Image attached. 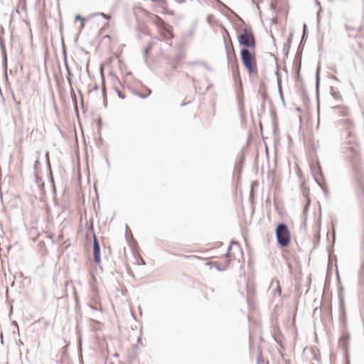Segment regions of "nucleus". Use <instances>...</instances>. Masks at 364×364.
I'll list each match as a JSON object with an SVG mask.
<instances>
[{
	"label": "nucleus",
	"instance_id": "1a4fd4ad",
	"mask_svg": "<svg viewBox=\"0 0 364 364\" xmlns=\"http://www.w3.org/2000/svg\"><path fill=\"white\" fill-rule=\"evenodd\" d=\"M339 321L342 327L346 330L347 328V314L344 307L343 301H341L340 304V316Z\"/></svg>",
	"mask_w": 364,
	"mask_h": 364
},
{
	"label": "nucleus",
	"instance_id": "dca6fc26",
	"mask_svg": "<svg viewBox=\"0 0 364 364\" xmlns=\"http://www.w3.org/2000/svg\"><path fill=\"white\" fill-rule=\"evenodd\" d=\"M292 40H293V33H291L287 38V43L284 45V57L288 56L289 52L291 48Z\"/></svg>",
	"mask_w": 364,
	"mask_h": 364
},
{
	"label": "nucleus",
	"instance_id": "4468645a",
	"mask_svg": "<svg viewBox=\"0 0 364 364\" xmlns=\"http://www.w3.org/2000/svg\"><path fill=\"white\" fill-rule=\"evenodd\" d=\"M215 1L217 2V4L219 6L224 8L225 9H226L227 11H228L229 12L232 14L234 16H235L240 22H241L242 24L245 25V22L244 21V20L240 16H239L235 12H234L231 9H230L228 6H226L224 3H223L220 0H215Z\"/></svg>",
	"mask_w": 364,
	"mask_h": 364
},
{
	"label": "nucleus",
	"instance_id": "b1692460",
	"mask_svg": "<svg viewBox=\"0 0 364 364\" xmlns=\"http://www.w3.org/2000/svg\"><path fill=\"white\" fill-rule=\"evenodd\" d=\"M40 155H41V152L39 151H36V159L35 160V163H34V165H33V169L35 170V172L37 173L38 172V166H39V160H40Z\"/></svg>",
	"mask_w": 364,
	"mask_h": 364
},
{
	"label": "nucleus",
	"instance_id": "9d476101",
	"mask_svg": "<svg viewBox=\"0 0 364 364\" xmlns=\"http://www.w3.org/2000/svg\"><path fill=\"white\" fill-rule=\"evenodd\" d=\"M163 26L161 28V35L168 39H171L173 38V28L172 26H169L168 24L166 23L163 21Z\"/></svg>",
	"mask_w": 364,
	"mask_h": 364
},
{
	"label": "nucleus",
	"instance_id": "6ab92c4d",
	"mask_svg": "<svg viewBox=\"0 0 364 364\" xmlns=\"http://www.w3.org/2000/svg\"><path fill=\"white\" fill-rule=\"evenodd\" d=\"M277 87H278V92H279V97L281 99L282 103L284 105V107H286V102H285V100H284V94H283V91H282V80L279 77H277Z\"/></svg>",
	"mask_w": 364,
	"mask_h": 364
},
{
	"label": "nucleus",
	"instance_id": "ddd939ff",
	"mask_svg": "<svg viewBox=\"0 0 364 364\" xmlns=\"http://www.w3.org/2000/svg\"><path fill=\"white\" fill-rule=\"evenodd\" d=\"M215 1L217 2V4L219 6L224 8L225 9H226L227 11H228L229 12L232 14L234 16H235L240 22H241L242 24L245 25V22L244 21V20L240 16H239L235 12H234L231 9H230L228 6H226L224 3H223L220 0H215Z\"/></svg>",
	"mask_w": 364,
	"mask_h": 364
},
{
	"label": "nucleus",
	"instance_id": "8fccbe9b",
	"mask_svg": "<svg viewBox=\"0 0 364 364\" xmlns=\"http://www.w3.org/2000/svg\"><path fill=\"white\" fill-rule=\"evenodd\" d=\"M317 171H318V173L321 172V167L320 164H318V166H317Z\"/></svg>",
	"mask_w": 364,
	"mask_h": 364
},
{
	"label": "nucleus",
	"instance_id": "a19ab883",
	"mask_svg": "<svg viewBox=\"0 0 364 364\" xmlns=\"http://www.w3.org/2000/svg\"><path fill=\"white\" fill-rule=\"evenodd\" d=\"M102 92L103 97H104V102H103V105H104L105 107H107V102H106V100H105V90H104V89H102Z\"/></svg>",
	"mask_w": 364,
	"mask_h": 364
},
{
	"label": "nucleus",
	"instance_id": "f704fd0d",
	"mask_svg": "<svg viewBox=\"0 0 364 364\" xmlns=\"http://www.w3.org/2000/svg\"><path fill=\"white\" fill-rule=\"evenodd\" d=\"M75 21H79L82 23L85 21V18L82 16L77 14L75 16Z\"/></svg>",
	"mask_w": 364,
	"mask_h": 364
},
{
	"label": "nucleus",
	"instance_id": "a211bd4d",
	"mask_svg": "<svg viewBox=\"0 0 364 364\" xmlns=\"http://www.w3.org/2000/svg\"><path fill=\"white\" fill-rule=\"evenodd\" d=\"M0 48L2 55V65L5 70L7 69V53L4 46L0 43Z\"/></svg>",
	"mask_w": 364,
	"mask_h": 364
},
{
	"label": "nucleus",
	"instance_id": "aec40b11",
	"mask_svg": "<svg viewBox=\"0 0 364 364\" xmlns=\"http://www.w3.org/2000/svg\"><path fill=\"white\" fill-rule=\"evenodd\" d=\"M338 125L343 126L348 129L350 127H353V122L352 120L348 119H343L338 121Z\"/></svg>",
	"mask_w": 364,
	"mask_h": 364
},
{
	"label": "nucleus",
	"instance_id": "2f4dec72",
	"mask_svg": "<svg viewBox=\"0 0 364 364\" xmlns=\"http://www.w3.org/2000/svg\"><path fill=\"white\" fill-rule=\"evenodd\" d=\"M207 19V22L209 23V24H212L213 23V22H215V17L212 14H210L207 16L206 18Z\"/></svg>",
	"mask_w": 364,
	"mask_h": 364
},
{
	"label": "nucleus",
	"instance_id": "20e7f679",
	"mask_svg": "<svg viewBox=\"0 0 364 364\" xmlns=\"http://www.w3.org/2000/svg\"><path fill=\"white\" fill-rule=\"evenodd\" d=\"M307 36H308L307 26L306 23H304L303 26V32H302L301 39L299 44V46H298V48H297V50H296V55L294 57V64L295 65H298L299 66H300V65H301L302 53H303L306 40L307 38Z\"/></svg>",
	"mask_w": 364,
	"mask_h": 364
},
{
	"label": "nucleus",
	"instance_id": "3c124183",
	"mask_svg": "<svg viewBox=\"0 0 364 364\" xmlns=\"http://www.w3.org/2000/svg\"><path fill=\"white\" fill-rule=\"evenodd\" d=\"M346 30H348H348H350H350H354V28H351V27H350L349 26H346Z\"/></svg>",
	"mask_w": 364,
	"mask_h": 364
},
{
	"label": "nucleus",
	"instance_id": "412c9836",
	"mask_svg": "<svg viewBox=\"0 0 364 364\" xmlns=\"http://www.w3.org/2000/svg\"><path fill=\"white\" fill-rule=\"evenodd\" d=\"M63 53H64V63H65V69H66V71H67V80L69 82L70 85H71V84H72L71 73L70 71V68H69V66H68V63H67V59H66V55H65V50H63Z\"/></svg>",
	"mask_w": 364,
	"mask_h": 364
},
{
	"label": "nucleus",
	"instance_id": "f3484780",
	"mask_svg": "<svg viewBox=\"0 0 364 364\" xmlns=\"http://www.w3.org/2000/svg\"><path fill=\"white\" fill-rule=\"evenodd\" d=\"M231 71L233 77L235 78L236 80L238 79L240 85V86H242V81L240 77L238 64L235 63L234 65H232V66L231 67Z\"/></svg>",
	"mask_w": 364,
	"mask_h": 364
},
{
	"label": "nucleus",
	"instance_id": "4d7b16f0",
	"mask_svg": "<svg viewBox=\"0 0 364 364\" xmlns=\"http://www.w3.org/2000/svg\"><path fill=\"white\" fill-rule=\"evenodd\" d=\"M285 363H286V364H291L289 360H286Z\"/></svg>",
	"mask_w": 364,
	"mask_h": 364
},
{
	"label": "nucleus",
	"instance_id": "a878e982",
	"mask_svg": "<svg viewBox=\"0 0 364 364\" xmlns=\"http://www.w3.org/2000/svg\"><path fill=\"white\" fill-rule=\"evenodd\" d=\"M331 94L332 97H333V99H335L336 100H341L342 97H341V95H340V93L338 92H336L334 90L333 87H332L331 88Z\"/></svg>",
	"mask_w": 364,
	"mask_h": 364
},
{
	"label": "nucleus",
	"instance_id": "423d86ee",
	"mask_svg": "<svg viewBox=\"0 0 364 364\" xmlns=\"http://www.w3.org/2000/svg\"><path fill=\"white\" fill-rule=\"evenodd\" d=\"M223 41H224L228 66L229 67L230 65L232 67V65H234L235 63L238 64L232 44L230 43V48H231L232 53V57H231L230 53V47H229V45L226 42L225 36L223 37Z\"/></svg>",
	"mask_w": 364,
	"mask_h": 364
},
{
	"label": "nucleus",
	"instance_id": "9b49d317",
	"mask_svg": "<svg viewBox=\"0 0 364 364\" xmlns=\"http://www.w3.org/2000/svg\"><path fill=\"white\" fill-rule=\"evenodd\" d=\"M350 338V333L345 330L343 333L342 336L339 339V343L342 346L343 350H345L346 352L348 350Z\"/></svg>",
	"mask_w": 364,
	"mask_h": 364
},
{
	"label": "nucleus",
	"instance_id": "ea45409f",
	"mask_svg": "<svg viewBox=\"0 0 364 364\" xmlns=\"http://www.w3.org/2000/svg\"><path fill=\"white\" fill-rule=\"evenodd\" d=\"M262 358V353L261 352L258 353L257 356V364H260V359Z\"/></svg>",
	"mask_w": 364,
	"mask_h": 364
},
{
	"label": "nucleus",
	"instance_id": "e2e57ef3",
	"mask_svg": "<svg viewBox=\"0 0 364 364\" xmlns=\"http://www.w3.org/2000/svg\"><path fill=\"white\" fill-rule=\"evenodd\" d=\"M179 3H183L184 1L182 0V1H178Z\"/></svg>",
	"mask_w": 364,
	"mask_h": 364
},
{
	"label": "nucleus",
	"instance_id": "052dcab7",
	"mask_svg": "<svg viewBox=\"0 0 364 364\" xmlns=\"http://www.w3.org/2000/svg\"><path fill=\"white\" fill-rule=\"evenodd\" d=\"M91 308H92V309L97 310V307L91 306Z\"/></svg>",
	"mask_w": 364,
	"mask_h": 364
},
{
	"label": "nucleus",
	"instance_id": "f8f14e48",
	"mask_svg": "<svg viewBox=\"0 0 364 364\" xmlns=\"http://www.w3.org/2000/svg\"><path fill=\"white\" fill-rule=\"evenodd\" d=\"M215 1L217 2V4L219 6L224 8L225 9H226L227 11H228L229 12L232 14L234 16H235L240 22H241L242 24L245 25V22L244 21V20L240 16H239L235 12H234L231 9H230L228 6H226L224 3H223L220 0H215Z\"/></svg>",
	"mask_w": 364,
	"mask_h": 364
},
{
	"label": "nucleus",
	"instance_id": "5701e85b",
	"mask_svg": "<svg viewBox=\"0 0 364 364\" xmlns=\"http://www.w3.org/2000/svg\"><path fill=\"white\" fill-rule=\"evenodd\" d=\"M35 183L38 186V187L41 190H44V182L41 176L38 175V173H35Z\"/></svg>",
	"mask_w": 364,
	"mask_h": 364
},
{
	"label": "nucleus",
	"instance_id": "c03bdc74",
	"mask_svg": "<svg viewBox=\"0 0 364 364\" xmlns=\"http://www.w3.org/2000/svg\"><path fill=\"white\" fill-rule=\"evenodd\" d=\"M46 163L48 161H50V160H49V153L48 151L46 153Z\"/></svg>",
	"mask_w": 364,
	"mask_h": 364
},
{
	"label": "nucleus",
	"instance_id": "864d4df0",
	"mask_svg": "<svg viewBox=\"0 0 364 364\" xmlns=\"http://www.w3.org/2000/svg\"><path fill=\"white\" fill-rule=\"evenodd\" d=\"M1 344H3L4 341H3V333H1Z\"/></svg>",
	"mask_w": 364,
	"mask_h": 364
},
{
	"label": "nucleus",
	"instance_id": "72a5a7b5",
	"mask_svg": "<svg viewBox=\"0 0 364 364\" xmlns=\"http://www.w3.org/2000/svg\"><path fill=\"white\" fill-rule=\"evenodd\" d=\"M231 250V244L228 245V248H227V251L225 254V259H229V256H230V252Z\"/></svg>",
	"mask_w": 364,
	"mask_h": 364
},
{
	"label": "nucleus",
	"instance_id": "7ed1b4c3",
	"mask_svg": "<svg viewBox=\"0 0 364 364\" xmlns=\"http://www.w3.org/2000/svg\"><path fill=\"white\" fill-rule=\"evenodd\" d=\"M237 41L240 46H242V48H246L247 50L255 49L256 46V42L255 36L251 28H245L242 32L237 36Z\"/></svg>",
	"mask_w": 364,
	"mask_h": 364
},
{
	"label": "nucleus",
	"instance_id": "cd10ccee",
	"mask_svg": "<svg viewBox=\"0 0 364 364\" xmlns=\"http://www.w3.org/2000/svg\"><path fill=\"white\" fill-rule=\"evenodd\" d=\"M152 46H153V43H150L144 50V54L145 55V58H146L149 55V53H150L151 48H152Z\"/></svg>",
	"mask_w": 364,
	"mask_h": 364
},
{
	"label": "nucleus",
	"instance_id": "473e14b6",
	"mask_svg": "<svg viewBox=\"0 0 364 364\" xmlns=\"http://www.w3.org/2000/svg\"><path fill=\"white\" fill-rule=\"evenodd\" d=\"M259 93L260 94L263 101H265L268 96H267V94L264 92V91H262V90H259Z\"/></svg>",
	"mask_w": 364,
	"mask_h": 364
},
{
	"label": "nucleus",
	"instance_id": "6e6d98bb",
	"mask_svg": "<svg viewBox=\"0 0 364 364\" xmlns=\"http://www.w3.org/2000/svg\"><path fill=\"white\" fill-rule=\"evenodd\" d=\"M97 89H98V86L97 85H95V87H93V90H97Z\"/></svg>",
	"mask_w": 364,
	"mask_h": 364
},
{
	"label": "nucleus",
	"instance_id": "79ce46f5",
	"mask_svg": "<svg viewBox=\"0 0 364 364\" xmlns=\"http://www.w3.org/2000/svg\"><path fill=\"white\" fill-rule=\"evenodd\" d=\"M275 292H277L279 294H281V289H280V287L279 286H277L274 290Z\"/></svg>",
	"mask_w": 364,
	"mask_h": 364
},
{
	"label": "nucleus",
	"instance_id": "37998d69",
	"mask_svg": "<svg viewBox=\"0 0 364 364\" xmlns=\"http://www.w3.org/2000/svg\"><path fill=\"white\" fill-rule=\"evenodd\" d=\"M48 237L50 239L51 242H52L53 244L55 242V240H54L53 237V235H50H50L48 236Z\"/></svg>",
	"mask_w": 364,
	"mask_h": 364
},
{
	"label": "nucleus",
	"instance_id": "680f3d73",
	"mask_svg": "<svg viewBox=\"0 0 364 364\" xmlns=\"http://www.w3.org/2000/svg\"><path fill=\"white\" fill-rule=\"evenodd\" d=\"M297 111L300 112L301 111V109L299 107H297Z\"/></svg>",
	"mask_w": 364,
	"mask_h": 364
},
{
	"label": "nucleus",
	"instance_id": "49530a36",
	"mask_svg": "<svg viewBox=\"0 0 364 364\" xmlns=\"http://www.w3.org/2000/svg\"><path fill=\"white\" fill-rule=\"evenodd\" d=\"M274 338V341L277 342V344H279L282 348H284V346H282V343L280 341H279L276 338Z\"/></svg>",
	"mask_w": 364,
	"mask_h": 364
},
{
	"label": "nucleus",
	"instance_id": "393cba45",
	"mask_svg": "<svg viewBox=\"0 0 364 364\" xmlns=\"http://www.w3.org/2000/svg\"><path fill=\"white\" fill-rule=\"evenodd\" d=\"M48 181H49V183L52 186V189H53V193L55 194L56 193V187H55V185L54 178L53 176V173H50L48 174Z\"/></svg>",
	"mask_w": 364,
	"mask_h": 364
},
{
	"label": "nucleus",
	"instance_id": "5fc2aeb1",
	"mask_svg": "<svg viewBox=\"0 0 364 364\" xmlns=\"http://www.w3.org/2000/svg\"><path fill=\"white\" fill-rule=\"evenodd\" d=\"M225 31L226 32L228 37L230 38V35H229V33L228 32V31L226 29H225Z\"/></svg>",
	"mask_w": 364,
	"mask_h": 364
},
{
	"label": "nucleus",
	"instance_id": "a18cd8bd",
	"mask_svg": "<svg viewBox=\"0 0 364 364\" xmlns=\"http://www.w3.org/2000/svg\"><path fill=\"white\" fill-rule=\"evenodd\" d=\"M274 338V341L277 342V344H279L282 348H284V346H282V343L280 341H279L276 338Z\"/></svg>",
	"mask_w": 364,
	"mask_h": 364
},
{
	"label": "nucleus",
	"instance_id": "58836bf2",
	"mask_svg": "<svg viewBox=\"0 0 364 364\" xmlns=\"http://www.w3.org/2000/svg\"><path fill=\"white\" fill-rule=\"evenodd\" d=\"M46 167H47V169H48V174H49L50 173H52L51 166H50V161H48V162L46 163Z\"/></svg>",
	"mask_w": 364,
	"mask_h": 364
},
{
	"label": "nucleus",
	"instance_id": "13d9d810",
	"mask_svg": "<svg viewBox=\"0 0 364 364\" xmlns=\"http://www.w3.org/2000/svg\"><path fill=\"white\" fill-rule=\"evenodd\" d=\"M127 75H132V73L131 71H129V72H128V73H127Z\"/></svg>",
	"mask_w": 364,
	"mask_h": 364
},
{
	"label": "nucleus",
	"instance_id": "0eeeda50",
	"mask_svg": "<svg viewBox=\"0 0 364 364\" xmlns=\"http://www.w3.org/2000/svg\"><path fill=\"white\" fill-rule=\"evenodd\" d=\"M92 253H93V258H94L95 262L98 264H100V263H101L100 245V242H99L95 232H93Z\"/></svg>",
	"mask_w": 364,
	"mask_h": 364
},
{
	"label": "nucleus",
	"instance_id": "0e129e2a",
	"mask_svg": "<svg viewBox=\"0 0 364 364\" xmlns=\"http://www.w3.org/2000/svg\"><path fill=\"white\" fill-rule=\"evenodd\" d=\"M356 35H357V33H356L355 35L352 34V36H355ZM351 36V34H348V36Z\"/></svg>",
	"mask_w": 364,
	"mask_h": 364
},
{
	"label": "nucleus",
	"instance_id": "7c9ffc66",
	"mask_svg": "<svg viewBox=\"0 0 364 364\" xmlns=\"http://www.w3.org/2000/svg\"><path fill=\"white\" fill-rule=\"evenodd\" d=\"M92 16H102V17H104L105 19L108 20L110 18V16L105 13L99 12V13H95L92 14Z\"/></svg>",
	"mask_w": 364,
	"mask_h": 364
},
{
	"label": "nucleus",
	"instance_id": "bf43d9fd",
	"mask_svg": "<svg viewBox=\"0 0 364 364\" xmlns=\"http://www.w3.org/2000/svg\"><path fill=\"white\" fill-rule=\"evenodd\" d=\"M338 107V105L332 107L333 109H336Z\"/></svg>",
	"mask_w": 364,
	"mask_h": 364
},
{
	"label": "nucleus",
	"instance_id": "c85d7f7f",
	"mask_svg": "<svg viewBox=\"0 0 364 364\" xmlns=\"http://www.w3.org/2000/svg\"><path fill=\"white\" fill-rule=\"evenodd\" d=\"M146 90H147V93L146 95H142V94L139 93V92H136V95H138L139 97H141L142 99L146 98L151 93V90H150L149 88H147Z\"/></svg>",
	"mask_w": 364,
	"mask_h": 364
},
{
	"label": "nucleus",
	"instance_id": "2eb2a0df",
	"mask_svg": "<svg viewBox=\"0 0 364 364\" xmlns=\"http://www.w3.org/2000/svg\"><path fill=\"white\" fill-rule=\"evenodd\" d=\"M319 87H320V68L318 66L316 72V97L318 100V105H319Z\"/></svg>",
	"mask_w": 364,
	"mask_h": 364
},
{
	"label": "nucleus",
	"instance_id": "f03ea898",
	"mask_svg": "<svg viewBox=\"0 0 364 364\" xmlns=\"http://www.w3.org/2000/svg\"><path fill=\"white\" fill-rule=\"evenodd\" d=\"M240 55L241 62L249 75L257 74V68L255 57L251 53L250 50L241 48Z\"/></svg>",
	"mask_w": 364,
	"mask_h": 364
},
{
	"label": "nucleus",
	"instance_id": "603ef678",
	"mask_svg": "<svg viewBox=\"0 0 364 364\" xmlns=\"http://www.w3.org/2000/svg\"><path fill=\"white\" fill-rule=\"evenodd\" d=\"M18 344L19 346H21V345H23V343L21 341V340H18Z\"/></svg>",
	"mask_w": 364,
	"mask_h": 364
},
{
	"label": "nucleus",
	"instance_id": "c756f323",
	"mask_svg": "<svg viewBox=\"0 0 364 364\" xmlns=\"http://www.w3.org/2000/svg\"><path fill=\"white\" fill-rule=\"evenodd\" d=\"M114 90L117 94L119 98L124 100L125 98V95L119 90V89L117 87H114Z\"/></svg>",
	"mask_w": 364,
	"mask_h": 364
},
{
	"label": "nucleus",
	"instance_id": "c9c22d12",
	"mask_svg": "<svg viewBox=\"0 0 364 364\" xmlns=\"http://www.w3.org/2000/svg\"><path fill=\"white\" fill-rule=\"evenodd\" d=\"M203 65H204V67L210 72H213V69L209 65H208L206 63L203 62Z\"/></svg>",
	"mask_w": 364,
	"mask_h": 364
},
{
	"label": "nucleus",
	"instance_id": "4be33fe9",
	"mask_svg": "<svg viewBox=\"0 0 364 364\" xmlns=\"http://www.w3.org/2000/svg\"><path fill=\"white\" fill-rule=\"evenodd\" d=\"M183 58V55L181 54H178L172 61V68L174 70H176L178 68V65L181 63Z\"/></svg>",
	"mask_w": 364,
	"mask_h": 364
},
{
	"label": "nucleus",
	"instance_id": "4c0bfd02",
	"mask_svg": "<svg viewBox=\"0 0 364 364\" xmlns=\"http://www.w3.org/2000/svg\"><path fill=\"white\" fill-rule=\"evenodd\" d=\"M71 97H72V100H73L74 105H75L76 104V98L75 97L73 88H71Z\"/></svg>",
	"mask_w": 364,
	"mask_h": 364
},
{
	"label": "nucleus",
	"instance_id": "e433bc0d",
	"mask_svg": "<svg viewBox=\"0 0 364 364\" xmlns=\"http://www.w3.org/2000/svg\"><path fill=\"white\" fill-rule=\"evenodd\" d=\"M337 281H338V285H339V292H340V291H341L343 290V287L341 286V279H340V277H339L338 274L337 275Z\"/></svg>",
	"mask_w": 364,
	"mask_h": 364
},
{
	"label": "nucleus",
	"instance_id": "bb28decb",
	"mask_svg": "<svg viewBox=\"0 0 364 364\" xmlns=\"http://www.w3.org/2000/svg\"><path fill=\"white\" fill-rule=\"evenodd\" d=\"M315 181L317 183V184L321 188L322 191H323L326 197H328V188H326V186H323L321 182L318 181V179L317 178L315 177Z\"/></svg>",
	"mask_w": 364,
	"mask_h": 364
},
{
	"label": "nucleus",
	"instance_id": "6e6552de",
	"mask_svg": "<svg viewBox=\"0 0 364 364\" xmlns=\"http://www.w3.org/2000/svg\"><path fill=\"white\" fill-rule=\"evenodd\" d=\"M230 263V259H225V261L222 262V264H219L218 262H208L206 263V265L211 266V267L214 266L215 267V269H218V271L223 272L228 269Z\"/></svg>",
	"mask_w": 364,
	"mask_h": 364
},
{
	"label": "nucleus",
	"instance_id": "f257e3e1",
	"mask_svg": "<svg viewBox=\"0 0 364 364\" xmlns=\"http://www.w3.org/2000/svg\"><path fill=\"white\" fill-rule=\"evenodd\" d=\"M275 236L277 245L280 247H287L291 242V233L286 223H279L275 228Z\"/></svg>",
	"mask_w": 364,
	"mask_h": 364
},
{
	"label": "nucleus",
	"instance_id": "39448f33",
	"mask_svg": "<svg viewBox=\"0 0 364 364\" xmlns=\"http://www.w3.org/2000/svg\"><path fill=\"white\" fill-rule=\"evenodd\" d=\"M352 140H349L347 143L349 144L343 148V153L352 161L355 164H357L359 161L358 158V150L357 147L350 146L352 144Z\"/></svg>",
	"mask_w": 364,
	"mask_h": 364
},
{
	"label": "nucleus",
	"instance_id": "09e8293b",
	"mask_svg": "<svg viewBox=\"0 0 364 364\" xmlns=\"http://www.w3.org/2000/svg\"><path fill=\"white\" fill-rule=\"evenodd\" d=\"M85 26V23L84 22H82L81 24H80V31H81Z\"/></svg>",
	"mask_w": 364,
	"mask_h": 364
},
{
	"label": "nucleus",
	"instance_id": "de8ad7c7",
	"mask_svg": "<svg viewBox=\"0 0 364 364\" xmlns=\"http://www.w3.org/2000/svg\"><path fill=\"white\" fill-rule=\"evenodd\" d=\"M352 136H353V134H352V132H350V131H349V132H347V137H348V138H350V137H351Z\"/></svg>",
	"mask_w": 364,
	"mask_h": 364
},
{
	"label": "nucleus",
	"instance_id": "69168bd1",
	"mask_svg": "<svg viewBox=\"0 0 364 364\" xmlns=\"http://www.w3.org/2000/svg\"><path fill=\"white\" fill-rule=\"evenodd\" d=\"M229 41H230V43H232V42H231V39H230V38L229 39Z\"/></svg>",
	"mask_w": 364,
	"mask_h": 364
}]
</instances>
